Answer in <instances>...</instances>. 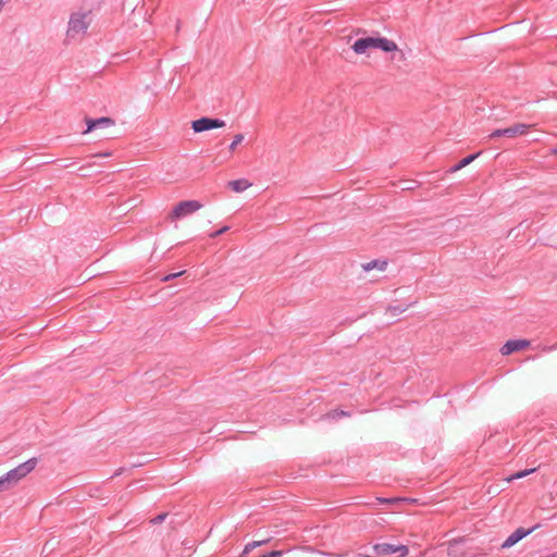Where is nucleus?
<instances>
[{
	"instance_id": "nucleus-1",
	"label": "nucleus",
	"mask_w": 557,
	"mask_h": 557,
	"mask_svg": "<svg viewBox=\"0 0 557 557\" xmlns=\"http://www.w3.org/2000/svg\"><path fill=\"white\" fill-rule=\"evenodd\" d=\"M37 457H29L25 460H16L14 462V468L1 476L0 480L4 487L8 490L27 476L37 467Z\"/></svg>"
},
{
	"instance_id": "nucleus-2",
	"label": "nucleus",
	"mask_w": 557,
	"mask_h": 557,
	"mask_svg": "<svg viewBox=\"0 0 557 557\" xmlns=\"http://www.w3.org/2000/svg\"><path fill=\"white\" fill-rule=\"evenodd\" d=\"M89 13L86 12H74L71 14L67 29H66V41L78 40L87 33L90 25Z\"/></svg>"
},
{
	"instance_id": "nucleus-3",
	"label": "nucleus",
	"mask_w": 557,
	"mask_h": 557,
	"mask_svg": "<svg viewBox=\"0 0 557 557\" xmlns=\"http://www.w3.org/2000/svg\"><path fill=\"white\" fill-rule=\"evenodd\" d=\"M201 208H202V203L199 202L198 200H184V201L178 202L173 208V210L169 216L171 220L182 219L189 214L195 213L196 211H198Z\"/></svg>"
},
{
	"instance_id": "nucleus-4",
	"label": "nucleus",
	"mask_w": 557,
	"mask_h": 557,
	"mask_svg": "<svg viewBox=\"0 0 557 557\" xmlns=\"http://www.w3.org/2000/svg\"><path fill=\"white\" fill-rule=\"evenodd\" d=\"M225 126V122L220 119L212 117H200L191 122V128L195 133H201L213 128H220Z\"/></svg>"
},
{
	"instance_id": "nucleus-5",
	"label": "nucleus",
	"mask_w": 557,
	"mask_h": 557,
	"mask_svg": "<svg viewBox=\"0 0 557 557\" xmlns=\"http://www.w3.org/2000/svg\"><path fill=\"white\" fill-rule=\"evenodd\" d=\"M529 128H530V125L523 124V123H518V124H515L507 128L495 129L494 132L491 133L490 137L496 138V137L504 136V137H508V138H513L518 135L525 134Z\"/></svg>"
},
{
	"instance_id": "nucleus-6",
	"label": "nucleus",
	"mask_w": 557,
	"mask_h": 557,
	"mask_svg": "<svg viewBox=\"0 0 557 557\" xmlns=\"http://www.w3.org/2000/svg\"><path fill=\"white\" fill-rule=\"evenodd\" d=\"M373 552L376 556H387L395 553H400L401 556H405L408 554V548L404 545L394 546L392 544L384 543L374 545Z\"/></svg>"
},
{
	"instance_id": "nucleus-7",
	"label": "nucleus",
	"mask_w": 557,
	"mask_h": 557,
	"mask_svg": "<svg viewBox=\"0 0 557 557\" xmlns=\"http://www.w3.org/2000/svg\"><path fill=\"white\" fill-rule=\"evenodd\" d=\"M530 345V342L527 339H510L506 342L500 348V352L503 355H510L515 351L522 350Z\"/></svg>"
},
{
	"instance_id": "nucleus-8",
	"label": "nucleus",
	"mask_w": 557,
	"mask_h": 557,
	"mask_svg": "<svg viewBox=\"0 0 557 557\" xmlns=\"http://www.w3.org/2000/svg\"><path fill=\"white\" fill-rule=\"evenodd\" d=\"M537 527L525 530L523 528H518L511 535L507 537V540L502 544V548H509L517 544L520 540L531 534Z\"/></svg>"
},
{
	"instance_id": "nucleus-9",
	"label": "nucleus",
	"mask_w": 557,
	"mask_h": 557,
	"mask_svg": "<svg viewBox=\"0 0 557 557\" xmlns=\"http://www.w3.org/2000/svg\"><path fill=\"white\" fill-rule=\"evenodd\" d=\"M375 38L374 37H364L357 39L352 45V50L357 54H363L368 49H375Z\"/></svg>"
},
{
	"instance_id": "nucleus-10",
	"label": "nucleus",
	"mask_w": 557,
	"mask_h": 557,
	"mask_svg": "<svg viewBox=\"0 0 557 557\" xmlns=\"http://www.w3.org/2000/svg\"><path fill=\"white\" fill-rule=\"evenodd\" d=\"M87 129L84 133H89L98 127H110L114 125V120L111 117L86 119Z\"/></svg>"
},
{
	"instance_id": "nucleus-11",
	"label": "nucleus",
	"mask_w": 557,
	"mask_h": 557,
	"mask_svg": "<svg viewBox=\"0 0 557 557\" xmlns=\"http://www.w3.org/2000/svg\"><path fill=\"white\" fill-rule=\"evenodd\" d=\"M375 49H381L385 52H392L397 50V45L393 40H389L385 37L375 38Z\"/></svg>"
},
{
	"instance_id": "nucleus-12",
	"label": "nucleus",
	"mask_w": 557,
	"mask_h": 557,
	"mask_svg": "<svg viewBox=\"0 0 557 557\" xmlns=\"http://www.w3.org/2000/svg\"><path fill=\"white\" fill-rule=\"evenodd\" d=\"M386 267H387V261L386 260H380V259L372 260L370 262H367V263L362 264V269L366 272H369V271H371L373 269H376L379 271H385Z\"/></svg>"
},
{
	"instance_id": "nucleus-13",
	"label": "nucleus",
	"mask_w": 557,
	"mask_h": 557,
	"mask_svg": "<svg viewBox=\"0 0 557 557\" xmlns=\"http://www.w3.org/2000/svg\"><path fill=\"white\" fill-rule=\"evenodd\" d=\"M250 185L251 184L247 180H244V178L234 180V181L228 182V186L231 187V189L236 193H242V191L246 190Z\"/></svg>"
},
{
	"instance_id": "nucleus-14",
	"label": "nucleus",
	"mask_w": 557,
	"mask_h": 557,
	"mask_svg": "<svg viewBox=\"0 0 557 557\" xmlns=\"http://www.w3.org/2000/svg\"><path fill=\"white\" fill-rule=\"evenodd\" d=\"M537 468H539V466L523 470V471L516 472V473L511 474L510 476L506 478V481L511 482L513 480L524 478V476L533 473Z\"/></svg>"
},
{
	"instance_id": "nucleus-15",
	"label": "nucleus",
	"mask_w": 557,
	"mask_h": 557,
	"mask_svg": "<svg viewBox=\"0 0 557 557\" xmlns=\"http://www.w3.org/2000/svg\"><path fill=\"white\" fill-rule=\"evenodd\" d=\"M479 153H473V154H470L466 158H463L462 160H460L454 168H453V171H458L465 166H467L468 164H470L472 161H474L476 158H478Z\"/></svg>"
},
{
	"instance_id": "nucleus-16",
	"label": "nucleus",
	"mask_w": 557,
	"mask_h": 557,
	"mask_svg": "<svg viewBox=\"0 0 557 557\" xmlns=\"http://www.w3.org/2000/svg\"><path fill=\"white\" fill-rule=\"evenodd\" d=\"M349 412L347 411H344V410H333L331 412H329L326 414V418L327 419H333V420H336V419H339V418H343V417H349Z\"/></svg>"
},
{
	"instance_id": "nucleus-17",
	"label": "nucleus",
	"mask_w": 557,
	"mask_h": 557,
	"mask_svg": "<svg viewBox=\"0 0 557 557\" xmlns=\"http://www.w3.org/2000/svg\"><path fill=\"white\" fill-rule=\"evenodd\" d=\"M268 542V540H264V541H255V542H251L249 544H247L244 548V554H248L251 549L258 547V546H261L263 544H265Z\"/></svg>"
},
{
	"instance_id": "nucleus-18",
	"label": "nucleus",
	"mask_w": 557,
	"mask_h": 557,
	"mask_svg": "<svg viewBox=\"0 0 557 557\" xmlns=\"http://www.w3.org/2000/svg\"><path fill=\"white\" fill-rule=\"evenodd\" d=\"M244 140L243 134H236L233 138V141L231 143L228 149L230 151H234L236 147Z\"/></svg>"
},
{
	"instance_id": "nucleus-19",
	"label": "nucleus",
	"mask_w": 557,
	"mask_h": 557,
	"mask_svg": "<svg viewBox=\"0 0 557 557\" xmlns=\"http://www.w3.org/2000/svg\"><path fill=\"white\" fill-rule=\"evenodd\" d=\"M406 310H407V307H403V306H399V305L398 306H389L387 308V312H389L393 317L397 315V314H399V313H401V312H404Z\"/></svg>"
},
{
	"instance_id": "nucleus-20",
	"label": "nucleus",
	"mask_w": 557,
	"mask_h": 557,
	"mask_svg": "<svg viewBox=\"0 0 557 557\" xmlns=\"http://www.w3.org/2000/svg\"><path fill=\"white\" fill-rule=\"evenodd\" d=\"M228 230H230V227H228V226H223V227H221L220 230H218V231H215V232L210 233V234H209V237H211V238H215V237H218V236H220V235H222V234L226 233Z\"/></svg>"
},
{
	"instance_id": "nucleus-21",
	"label": "nucleus",
	"mask_w": 557,
	"mask_h": 557,
	"mask_svg": "<svg viewBox=\"0 0 557 557\" xmlns=\"http://www.w3.org/2000/svg\"><path fill=\"white\" fill-rule=\"evenodd\" d=\"M283 552L282 550H272L269 554H264L260 557H282Z\"/></svg>"
},
{
	"instance_id": "nucleus-22",
	"label": "nucleus",
	"mask_w": 557,
	"mask_h": 557,
	"mask_svg": "<svg viewBox=\"0 0 557 557\" xmlns=\"http://www.w3.org/2000/svg\"><path fill=\"white\" fill-rule=\"evenodd\" d=\"M184 273V271H181V272H177V273H171L166 276L163 277V281H170V280H173V278H176L178 276H181L182 274Z\"/></svg>"
},
{
	"instance_id": "nucleus-23",
	"label": "nucleus",
	"mask_w": 557,
	"mask_h": 557,
	"mask_svg": "<svg viewBox=\"0 0 557 557\" xmlns=\"http://www.w3.org/2000/svg\"><path fill=\"white\" fill-rule=\"evenodd\" d=\"M97 157H110L111 156V152H101V153H98L96 154Z\"/></svg>"
},
{
	"instance_id": "nucleus-24",
	"label": "nucleus",
	"mask_w": 557,
	"mask_h": 557,
	"mask_svg": "<svg viewBox=\"0 0 557 557\" xmlns=\"http://www.w3.org/2000/svg\"><path fill=\"white\" fill-rule=\"evenodd\" d=\"M382 503H393V499H380Z\"/></svg>"
},
{
	"instance_id": "nucleus-25",
	"label": "nucleus",
	"mask_w": 557,
	"mask_h": 557,
	"mask_svg": "<svg viewBox=\"0 0 557 557\" xmlns=\"http://www.w3.org/2000/svg\"><path fill=\"white\" fill-rule=\"evenodd\" d=\"M3 8V0H0V11L2 10Z\"/></svg>"
},
{
	"instance_id": "nucleus-26",
	"label": "nucleus",
	"mask_w": 557,
	"mask_h": 557,
	"mask_svg": "<svg viewBox=\"0 0 557 557\" xmlns=\"http://www.w3.org/2000/svg\"><path fill=\"white\" fill-rule=\"evenodd\" d=\"M554 152L557 153V149H555Z\"/></svg>"
}]
</instances>
